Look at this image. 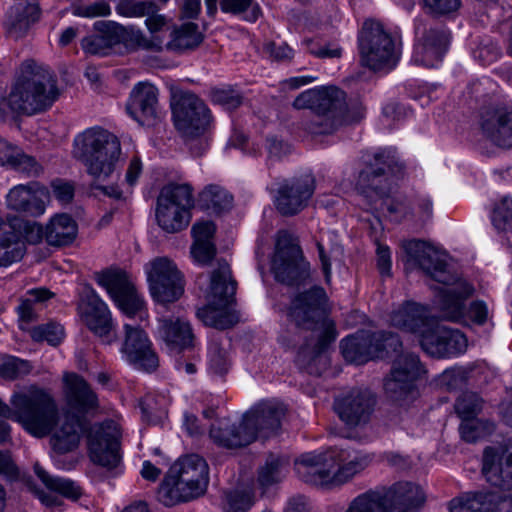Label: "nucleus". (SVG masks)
I'll use <instances>...</instances> for the list:
<instances>
[{"instance_id":"obj_24","label":"nucleus","mask_w":512,"mask_h":512,"mask_svg":"<svg viewBox=\"0 0 512 512\" xmlns=\"http://www.w3.org/2000/svg\"><path fill=\"white\" fill-rule=\"evenodd\" d=\"M286 411L282 402L266 400L253 406L244 414L243 419L247 427L255 431V439L258 435L267 438L280 429Z\"/></svg>"},{"instance_id":"obj_57","label":"nucleus","mask_w":512,"mask_h":512,"mask_svg":"<svg viewBox=\"0 0 512 512\" xmlns=\"http://www.w3.org/2000/svg\"><path fill=\"white\" fill-rule=\"evenodd\" d=\"M253 504L254 497L249 491L234 490L226 494L227 512H247Z\"/></svg>"},{"instance_id":"obj_51","label":"nucleus","mask_w":512,"mask_h":512,"mask_svg":"<svg viewBox=\"0 0 512 512\" xmlns=\"http://www.w3.org/2000/svg\"><path fill=\"white\" fill-rule=\"evenodd\" d=\"M115 10L120 16L139 18L158 11L159 7L154 2L148 0H119Z\"/></svg>"},{"instance_id":"obj_54","label":"nucleus","mask_w":512,"mask_h":512,"mask_svg":"<svg viewBox=\"0 0 512 512\" xmlns=\"http://www.w3.org/2000/svg\"><path fill=\"white\" fill-rule=\"evenodd\" d=\"M492 223L497 230L512 231V198L505 196L495 204Z\"/></svg>"},{"instance_id":"obj_13","label":"nucleus","mask_w":512,"mask_h":512,"mask_svg":"<svg viewBox=\"0 0 512 512\" xmlns=\"http://www.w3.org/2000/svg\"><path fill=\"white\" fill-rule=\"evenodd\" d=\"M150 293L159 303H171L183 294V278L173 261L158 257L145 266Z\"/></svg>"},{"instance_id":"obj_17","label":"nucleus","mask_w":512,"mask_h":512,"mask_svg":"<svg viewBox=\"0 0 512 512\" xmlns=\"http://www.w3.org/2000/svg\"><path fill=\"white\" fill-rule=\"evenodd\" d=\"M316 188L312 174H304L284 181L274 199L276 210L285 217L299 214L309 204Z\"/></svg>"},{"instance_id":"obj_30","label":"nucleus","mask_w":512,"mask_h":512,"mask_svg":"<svg viewBox=\"0 0 512 512\" xmlns=\"http://www.w3.org/2000/svg\"><path fill=\"white\" fill-rule=\"evenodd\" d=\"M169 470L180 478L182 484L191 487L199 496L205 492L209 479L208 465L199 455L185 456L176 461Z\"/></svg>"},{"instance_id":"obj_22","label":"nucleus","mask_w":512,"mask_h":512,"mask_svg":"<svg viewBox=\"0 0 512 512\" xmlns=\"http://www.w3.org/2000/svg\"><path fill=\"white\" fill-rule=\"evenodd\" d=\"M483 134L495 145L512 148V106L501 104L484 107L480 111Z\"/></svg>"},{"instance_id":"obj_16","label":"nucleus","mask_w":512,"mask_h":512,"mask_svg":"<svg viewBox=\"0 0 512 512\" xmlns=\"http://www.w3.org/2000/svg\"><path fill=\"white\" fill-rule=\"evenodd\" d=\"M417 41L412 62L424 67H434L442 61L449 43V33L443 28H427L423 19L415 20Z\"/></svg>"},{"instance_id":"obj_43","label":"nucleus","mask_w":512,"mask_h":512,"mask_svg":"<svg viewBox=\"0 0 512 512\" xmlns=\"http://www.w3.org/2000/svg\"><path fill=\"white\" fill-rule=\"evenodd\" d=\"M34 471L50 492H56L71 500H77L82 495L81 487L74 481L51 476L38 463L34 465Z\"/></svg>"},{"instance_id":"obj_3","label":"nucleus","mask_w":512,"mask_h":512,"mask_svg":"<svg viewBox=\"0 0 512 512\" xmlns=\"http://www.w3.org/2000/svg\"><path fill=\"white\" fill-rule=\"evenodd\" d=\"M10 405L0 398V417L19 423L29 434L42 438L51 431L58 418L53 395L36 385L14 391Z\"/></svg>"},{"instance_id":"obj_25","label":"nucleus","mask_w":512,"mask_h":512,"mask_svg":"<svg viewBox=\"0 0 512 512\" xmlns=\"http://www.w3.org/2000/svg\"><path fill=\"white\" fill-rule=\"evenodd\" d=\"M63 392L70 412L84 416L99 408V399L87 381L76 373L63 375Z\"/></svg>"},{"instance_id":"obj_55","label":"nucleus","mask_w":512,"mask_h":512,"mask_svg":"<svg viewBox=\"0 0 512 512\" xmlns=\"http://www.w3.org/2000/svg\"><path fill=\"white\" fill-rule=\"evenodd\" d=\"M209 368L215 374L223 375L230 367L227 349L219 342L213 341L209 346Z\"/></svg>"},{"instance_id":"obj_33","label":"nucleus","mask_w":512,"mask_h":512,"mask_svg":"<svg viewBox=\"0 0 512 512\" xmlns=\"http://www.w3.org/2000/svg\"><path fill=\"white\" fill-rule=\"evenodd\" d=\"M433 318L426 306L408 301L392 312L390 321L400 330L420 335Z\"/></svg>"},{"instance_id":"obj_21","label":"nucleus","mask_w":512,"mask_h":512,"mask_svg":"<svg viewBox=\"0 0 512 512\" xmlns=\"http://www.w3.org/2000/svg\"><path fill=\"white\" fill-rule=\"evenodd\" d=\"M375 398L368 390L353 389L334 401V410L348 428H359L369 423Z\"/></svg>"},{"instance_id":"obj_2","label":"nucleus","mask_w":512,"mask_h":512,"mask_svg":"<svg viewBox=\"0 0 512 512\" xmlns=\"http://www.w3.org/2000/svg\"><path fill=\"white\" fill-rule=\"evenodd\" d=\"M327 294L322 287L298 293L288 308V317L301 331H310L312 337L305 338V343L299 346L297 360L303 365H309L320 357V354L337 337L333 321L327 318Z\"/></svg>"},{"instance_id":"obj_39","label":"nucleus","mask_w":512,"mask_h":512,"mask_svg":"<svg viewBox=\"0 0 512 512\" xmlns=\"http://www.w3.org/2000/svg\"><path fill=\"white\" fill-rule=\"evenodd\" d=\"M199 497V495L188 485L182 484L179 477L171 470L161 482L157 498L165 506H173L181 502H187Z\"/></svg>"},{"instance_id":"obj_35","label":"nucleus","mask_w":512,"mask_h":512,"mask_svg":"<svg viewBox=\"0 0 512 512\" xmlns=\"http://www.w3.org/2000/svg\"><path fill=\"white\" fill-rule=\"evenodd\" d=\"M503 496L494 491H476L463 493L452 499L450 512H498Z\"/></svg>"},{"instance_id":"obj_4","label":"nucleus","mask_w":512,"mask_h":512,"mask_svg":"<svg viewBox=\"0 0 512 512\" xmlns=\"http://www.w3.org/2000/svg\"><path fill=\"white\" fill-rule=\"evenodd\" d=\"M58 96L53 73L46 66L28 59L20 65L8 96V105L14 112L34 115L49 109Z\"/></svg>"},{"instance_id":"obj_49","label":"nucleus","mask_w":512,"mask_h":512,"mask_svg":"<svg viewBox=\"0 0 512 512\" xmlns=\"http://www.w3.org/2000/svg\"><path fill=\"white\" fill-rule=\"evenodd\" d=\"M220 7L223 12L242 16L249 22H255L261 15V8L254 0H220Z\"/></svg>"},{"instance_id":"obj_47","label":"nucleus","mask_w":512,"mask_h":512,"mask_svg":"<svg viewBox=\"0 0 512 512\" xmlns=\"http://www.w3.org/2000/svg\"><path fill=\"white\" fill-rule=\"evenodd\" d=\"M25 253L24 242L14 231L0 235V266L7 267L22 259Z\"/></svg>"},{"instance_id":"obj_36","label":"nucleus","mask_w":512,"mask_h":512,"mask_svg":"<svg viewBox=\"0 0 512 512\" xmlns=\"http://www.w3.org/2000/svg\"><path fill=\"white\" fill-rule=\"evenodd\" d=\"M52 433L50 444L52 449L59 454L69 453L75 450L80 442L81 424L74 417L66 416L60 423L59 417L57 422L47 434Z\"/></svg>"},{"instance_id":"obj_52","label":"nucleus","mask_w":512,"mask_h":512,"mask_svg":"<svg viewBox=\"0 0 512 512\" xmlns=\"http://www.w3.org/2000/svg\"><path fill=\"white\" fill-rule=\"evenodd\" d=\"M483 400L471 391L463 392L455 402V411L462 420H473L482 410Z\"/></svg>"},{"instance_id":"obj_48","label":"nucleus","mask_w":512,"mask_h":512,"mask_svg":"<svg viewBox=\"0 0 512 512\" xmlns=\"http://www.w3.org/2000/svg\"><path fill=\"white\" fill-rule=\"evenodd\" d=\"M345 512H388L379 489L369 490L354 498Z\"/></svg>"},{"instance_id":"obj_59","label":"nucleus","mask_w":512,"mask_h":512,"mask_svg":"<svg viewBox=\"0 0 512 512\" xmlns=\"http://www.w3.org/2000/svg\"><path fill=\"white\" fill-rule=\"evenodd\" d=\"M30 298L22 301L18 307L19 316L25 321H31L34 316L33 303H41L53 296V294L44 288L34 289L29 292Z\"/></svg>"},{"instance_id":"obj_44","label":"nucleus","mask_w":512,"mask_h":512,"mask_svg":"<svg viewBox=\"0 0 512 512\" xmlns=\"http://www.w3.org/2000/svg\"><path fill=\"white\" fill-rule=\"evenodd\" d=\"M287 465L288 461L285 458L269 455L264 465L258 469L257 482L259 486L266 490L281 482L286 475Z\"/></svg>"},{"instance_id":"obj_64","label":"nucleus","mask_w":512,"mask_h":512,"mask_svg":"<svg viewBox=\"0 0 512 512\" xmlns=\"http://www.w3.org/2000/svg\"><path fill=\"white\" fill-rule=\"evenodd\" d=\"M442 330H446V326L440 325L438 319L434 317L419 335L420 345L427 354L432 356V352L428 349V346H426V342H431L434 346L443 344V341L439 337Z\"/></svg>"},{"instance_id":"obj_14","label":"nucleus","mask_w":512,"mask_h":512,"mask_svg":"<svg viewBox=\"0 0 512 512\" xmlns=\"http://www.w3.org/2000/svg\"><path fill=\"white\" fill-rule=\"evenodd\" d=\"M96 281L125 315L134 317L142 313L145 302L126 272L120 269H107L96 274Z\"/></svg>"},{"instance_id":"obj_40","label":"nucleus","mask_w":512,"mask_h":512,"mask_svg":"<svg viewBox=\"0 0 512 512\" xmlns=\"http://www.w3.org/2000/svg\"><path fill=\"white\" fill-rule=\"evenodd\" d=\"M77 231V224L71 216L59 214L46 225L45 240L51 246H66L75 240Z\"/></svg>"},{"instance_id":"obj_28","label":"nucleus","mask_w":512,"mask_h":512,"mask_svg":"<svg viewBox=\"0 0 512 512\" xmlns=\"http://www.w3.org/2000/svg\"><path fill=\"white\" fill-rule=\"evenodd\" d=\"M333 465L327 454L305 453L295 461L297 475L304 482L324 486L333 484Z\"/></svg>"},{"instance_id":"obj_5","label":"nucleus","mask_w":512,"mask_h":512,"mask_svg":"<svg viewBox=\"0 0 512 512\" xmlns=\"http://www.w3.org/2000/svg\"><path fill=\"white\" fill-rule=\"evenodd\" d=\"M72 156L85 166L93 179L104 181L115 171L120 159V140L100 126L87 128L75 136Z\"/></svg>"},{"instance_id":"obj_1","label":"nucleus","mask_w":512,"mask_h":512,"mask_svg":"<svg viewBox=\"0 0 512 512\" xmlns=\"http://www.w3.org/2000/svg\"><path fill=\"white\" fill-rule=\"evenodd\" d=\"M409 261L418 265L435 281L447 285L439 290L436 306L444 320L466 323L468 320L483 325L488 318L487 305L480 300L471 303L468 310L465 300L473 293V287L466 281L455 282V277L447 270L445 256L431 245L421 240H410L403 244Z\"/></svg>"},{"instance_id":"obj_62","label":"nucleus","mask_w":512,"mask_h":512,"mask_svg":"<svg viewBox=\"0 0 512 512\" xmlns=\"http://www.w3.org/2000/svg\"><path fill=\"white\" fill-rule=\"evenodd\" d=\"M211 96L214 103L227 110H234L243 102L242 95L232 88L214 89Z\"/></svg>"},{"instance_id":"obj_60","label":"nucleus","mask_w":512,"mask_h":512,"mask_svg":"<svg viewBox=\"0 0 512 512\" xmlns=\"http://www.w3.org/2000/svg\"><path fill=\"white\" fill-rule=\"evenodd\" d=\"M501 54L500 47L490 38L481 39L473 49V56L483 65L493 63Z\"/></svg>"},{"instance_id":"obj_42","label":"nucleus","mask_w":512,"mask_h":512,"mask_svg":"<svg viewBox=\"0 0 512 512\" xmlns=\"http://www.w3.org/2000/svg\"><path fill=\"white\" fill-rule=\"evenodd\" d=\"M439 337L443 341V344L439 346L426 342V346L432 352L433 357L444 358L459 355L465 352L467 348V339L459 330L446 327V330H442Z\"/></svg>"},{"instance_id":"obj_32","label":"nucleus","mask_w":512,"mask_h":512,"mask_svg":"<svg viewBox=\"0 0 512 512\" xmlns=\"http://www.w3.org/2000/svg\"><path fill=\"white\" fill-rule=\"evenodd\" d=\"M209 434L214 443L227 449L245 447L255 441V431L247 427L243 418L239 424L221 420L211 426Z\"/></svg>"},{"instance_id":"obj_34","label":"nucleus","mask_w":512,"mask_h":512,"mask_svg":"<svg viewBox=\"0 0 512 512\" xmlns=\"http://www.w3.org/2000/svg\"><path fill=\"white\" fill-rule=\"evenodd\" d=\"M158 333L172 350L181 351L192 346L194 335L191 325L181 317L170 315L160 318Z\"/></svg>"},{"instance_id":"obj_58","label":"nucleus","mask_w":512,"mask_h":512,"mask_svg":"<svg viewBox=\"0 0 512 512\" xmlns=\"http://www.w3.org/2000/svg\"><path fill=\"white\" fill-rule=\"evenodd\" d=\"M72 14L83 18L106 17L111 14V7L105 0H97L93 3L73 5Z\"/></svg>"},{"instance_id":"obj_8","label":"nucleus","mask_w":512,"mask_h":512,"mask_svg":"<svg viewBox=\"0 0 512 512\" xmlns=\"http://www.w3.org/2000/svg\"><path fill=\"white\" fill-rule=\"evenodd\" d=\"M398 170V159L394 149H380L367 156L365 168L358 177L357 190L367 200L369 206L388 196L391 190L388 175Z\"/></svg>"},{"instance_id":"obj_19","label":"nucleus","mask_w":512,"mask_h":512,"mask_svg":"<svg viewBox=\"0 0 512 512\" xmlns=\"http://www.w3.org/2000/svg\"><path fill=\"white\" fill-rule=\"evenodd\" d=\"M127 113L143 126H155L164 116L159 103L158 88L148 82H139L131 90L127 104Z\"/></svg>"},{"instance_id":"obj_20","label":"nucleus","mask_w":512,"mask_h":512,"mask_svg":"<svg viewBox=\"0 0 512 512\" xmlns=\"http://www.w3.org/2000/svg\"><path fill=\"white\" fill-rule=\"evenodd\" d=\"M482 473L488 483L512 490V443L488 446L483 451Z\"/></svg>"},{"instance_id":"obj_29","label":"nucleus","mask_w":512,"mask_h":512,"mask_svg":"<svg viewBox=\"0 0 512 512\" xmlns=\"http://www.w3.org/2000/svg\"><path fill=\"white\" fill-rule=\"evenodd\" d=\"M94 28L99 34L87 36L81 41L82 49L93 55H107L115 45L121 43L125 35V28L113 21H97Z\"/></svg>"},{"instance_id":"obj_37","label":"nucleus","mask_w":512,"mask_h":512,"mask_svg":"<svg viewBox=\"0 0 512 512\" xmlns=\"http://www.w3.org/2000/svg\"><path fill=\"white\" fill-rule=\"evenodd\" d=\"M364 115L365 108L362 105L355 108L352 116H335L328 113L313 112V116L303 122V127L314 135L330 134L343 125L359 122L364 118Z\"/></svg>"},{"instance_id":"obj_26","label":"nucleus","mask_w":512,"mask_h":512,"mask_svg":"<svg viewBox=\"0 0 512 512\" xmlns=\"http://www.w3.org/2000/svg\"><path fill=\"white\" fill-rule=\"evenodd\" d=\"M6 198L10 209L28 216L38 217L44 214L48 197L46 191L38 183L30 182L13 187Z\"/></svg>"},{"instance_id":"obj_63","label":"nucleus","mask_w":512,"mask_h":512,"mask_svg":"<svg viewBox=\"0 0 512 512\" xmlns=\"http://www.w3.org/2000/svg\"><path fill=\"white\" fill-rule=\"evenodd\" d=\"M374 344H377L379 349V358H383L390 352H398L402 347V343L397 334L392 332H376L373 333Z\"/></svg>"},{"instance_id":"obj_46","label":"nucleus","mask_w":512,"mask_h":512,"mask_svg":"<svg viewBox=\"0 0 512 512\" xmlns=\"http://www.w3.org/2000/svg\"><path fill=\"white\" fill-rule=\"evenodd\" d=\"M39 17L40 9L36 3H17L8 12V24L15 31L25 32Z\"/></svg>"},{"instance_id":"obj_56","label":"nucleus","mask_w":512,"mask_h":512,"mask_svg":"<svg viewBox=\"0 0 512 512\" xmlns=\"http://www.w3.org/2000/svg\"><path fill=\"white\" fill-rule=\"evenodd\" d=\"M34 341H46L50 345H58L64 337V329L60 324L48 323L34 327L31 332Z\"/></svg>"},{"instance_id":"obj_10","label":"nucleus","mask_w":512,"mask_h":512,"mask_svg":"<svg viewBox=\"0 0 512 512\" xmlns=\"http://www.w3.org/2000/svg\"><path fill=\"white\" fill-rule=\"evenodd\" d=\"M425 373L418 355L405 352L393 360L384 380L387 397L399 406H407L419 396L416 381Z\"/></svg>"},{"instance_id":"obj_50","label":"nucleus","mask_w":512,"mask_h":512,"mask_svg":"<svg viewBox=\"0 0 512 512\" xmlns=\"http://www.w3.org/2000/svg\"><path fill=\"white\" fill-rule=\"evenodd\" d=\"M371 462V458L365 454H357L348 462L333 470V484H342L349 481L356 474L363 471Z\"/></svg>"},{"instance_id":"obj_12","label":"nucleus","mask_w":512,"mask_h":512,"mask_svg":"<svg viewBox=\"0 0 512 512\" xmlns=\"http://www.w3.org/2000/svg\"><path fill=\"white\" fill-rule=\"evenodd\" d=\"M172 113L175 127L187 138L202 135L211 122L208 107L191 92H182L173 97Z\"/></svg>"},{"instance_id":"obj_11","label":"nucleus","mask_w":512,"mask_h":512,"mask_svg":"<svg viewBox=\"0 0 512 512\" xmlns=\"http://www.w3.org/2000/svg\"><path fill=\"white\" fill-rule=\"evenodd\" d=\"M271 268L277 281L287 285H300L310 276L309 263L304 259L294 236L287 230L277 232Z\"/></svg>"},{"instance_id":"obj_38","label":"nucleus","mask_w":512,"mask_h":512,"mask_svg":"<svg viewBox=\"0 0 512 512\" xmlns=\"http://www.w3.org/2000/svg\"><path fill=\"white\" fill-rule=\"evenodd\" d=\"M319 93L323 99H318L316 112L352 116L355 108L362 105L359 102L347 103L345 92L335 86L321 87Z\"/></svg>"},{"instance_id":"obj_53","label":"nucleus","mask_w":512,"mask_h":512,"mask_svg":"<svg viewBox=\"0 0 512 512\" xmlns=\"http://www.w3.org/2000/svg\"><path fill=\"white\" fill-rule=\"evenodd\" d=\"M31 370L32 365L29 361L15 356H6L0 363V378L13 381L28 375Z\"/></svg>"},{"instance_id":"obj_61","label":"nucleus","mask_w":512,"mask_h":512,"mask_svg":"<svg viewBox=\"0 0 512 512\" xmlns=\"http://www.w3.org/2000/svg\"><path fill=\"white\" fill-rule=\"evenodd\" d=\"M9 165L15 170L32 177L38 176L42 171L41 165L35 158L24 154L20 149L13 156Z\"/></svg>"},{"instance_id":"obj_31","label":"nucleus","mask_w":512,"mask_h":512,"mask_svg":"<svg viewBox=\"0 0 512 512\" xmlns=\"http://www.w3.org/2000/svg\"><path fill=\"white\" fill-rule=\"evenodd\" d=\"M373 333L358 331L343 339L340 348L344 359L352 364L362 365L379 358V347L374 344Z\"/></svg>"},{"instance_id":"obj_7","label":"nucleus","mask_w":512,"mask_h":512,"mask_svg":"<svg viewBox=\"0 0 512 512\" xmlns=\"http://www.w3.org/2000/svg\"><path fill=\"white\" fill-rule=\"evenodd\" d=\"M358 44L361 62L371 70H391L399 60L400 50L396 40L379 22H364Z\"/></svg>"},{"instance_id":"obj_18","label":"nucleus","mask_w":512,"mask_h":512,"mask_svg":"<svg viewBox=\"0 0 512 512\" xmlns=\"http://www.w3.org/2000/svg\"><path fill=\"white\" fill-rule=\"evenodd\" d=\"M125 337L120 352L135 369L153 372L159 366L158 355L146 332L138 326L124 325Z\"/></svg>"},{"instance_id":"obj_27","label":"nucleus","mask_w":512,"mask_h":512,"mask_svg":"<svg viewBox=\"0 0 512 512\" xmlns=\"http://www.w3.org/2000/svg\"><path fill=\"white\" fill-rule=\"evenodd\" d=\"M388 512H408L418 508L425 501L422 489L411 482H397L390 487L380 488Z\"/></svg>"},{"instance_id":"obj_45","label":"nucleus","mask_w":512,"mask_h":512,"mask_svg":"<svg viewBox=\"0 0 512 512\" xmlns=\"http://www.w3.org/2000/svg\"><path fill=\"white\" fill-rule=\"evenodd\" d=\"M232 201V195L223 187L215 184L206 186L199 194L200 205L217 214L230 209Z\"/></svg>"},{"instance_id":"obj_23","label":"nucleus","mask_w":512,"mask_h":512,"mask_svg":"<svg viewBox=\"0 0 512 512\" xmlns=\"http://www.w3.org/2000/svg\"><path fill=\"white\" fill-rule=\"evenodd\" d=\"M80 315L86 326L104 343L111 344L115 339L112 334V317L105 302L94 290L89 291L79 306Z\"/></svg>"},{"instance_id":"obj_6","label":"nucleus","mask_w":512,"mask_h":512,"mask_svg":"<svg viewBox=\"0 0 512 512\" xmlns=\"http://www.w3.org/2000/svg\"><path fill=\"white\" fill-rule=\"evenodd\" d=\"M236 289L237 282L232 276L230 265L224 259H216V267L210 276V304L197 312L205 325L223 330L236 323L235 315L223 310L234 302Z\"/></svg>"},{"instance_id":"obj_41","label":"nucleus","mask_w":512,"mask_h":512,"mask_svg":"<svg viewBox=\"0 0 512 512\" xmlns=\"http://www.w3.org/2000/svg\"><path fill=\"white\" fill-rule=\"evenodd\" d=\"M203 41V35L198 30L195 23H185L181 27L174 29L171 33V39L166 43L167 50L181 53L198 47Z\"/></svg>"},{"instance_id":"obj_9","label":"nucleus","mask_w":512,"mask_h":512,"mask_svg":"<svg viewBox=\"0 0 512 512\" xmlns=\"http://www.w3.org/2000/svg\"><path fill=\"white\" fill-rule=\"evenodd\" d=\"M194 206L193 190L189 184L170 183L162 187L157 198L156 220L168 233L186 228Z\"/></svg>"},{"instance_id":"obj_15","label":"nucleus","mask_w":512,"mask_h":512,"mask_svg":"<svg viewBox=\"0 0 512 512\" xmlns=\"http://www.w3.org/2000/svg\"><path fill=\"white\" fill-rule=\"evenodd\" d=\"M120 430L113 420L95 425L89 434L88 445L91 460L107 469L118 467L121 462Z\"/></svg>"}]
</instances>
